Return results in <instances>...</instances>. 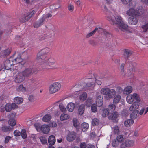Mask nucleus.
I'll return each mask as SVG.
<instances>
[{
    "label": "nucleus",
    "mask_w": 148,
    "mask_h": 148,
    "mask_svg": "<svg viewBox=\"0 0 148 148\" xmlns=\"http://www.w3.org/2000/svg\"><path fill=\"white\" fill-rule=\"evenodd\" d=\"M126 13L129 16H138L140 15L138 11L133 8L129 9L127 11Z\"/></svg>",
    "instance_id": "nucleus-7"
},
{
    "label": "nucleus",
    "mask_w": 148,
    "mask_h": 148,
    "mask_svg": "<svg viewBox=\"0 0 148 148\" xmlns=\"http://www.w3.org/2000/svg\"><path fill=\"white\" fill-rule=\"evenodd\" d=\"M50 127L48 125H43L40 127V131L44 134H47L49 132Z\"/></svg>",
    "instance_id": "nucleus-16"
},
{
    "label": "nucleus",
    "mask_w": 148,
    "mask_h": 148,
    "mask_svg": "<svg viewBox=\"0 0 148 148\" xmlns=\"http://www.w3.org/2000/svg\"><path fill=\"white\" fill-rule=\"evenodd\" d=\"M52 36L49 34H42L39 37V39L40 40H43L46 39L49 41L51 40Z\"/></svg>",
    "instance_id": "nucleus-11"
},
{
    "label": "nucleus",
    "mask_w": 148,
    "mask_h": 148,
    "mask_svg": "<svg viewBox=\"0 0 148 148\" xmlns=\"http://www.w3.org/2000/svg\"><path fill=\"white\" fill-rule=\"evenodd\" d=\"M14 101L15 103L19 104L22 103L23 101V99L21 97H17L14 99Z\"/></svg>",
    "instance_id": "nucleus-31"
},
{
    "label": "nucleus",
    "mask_w": 148,
    "mask_h": 148,
    "mask_svg": "<svg viewBox=\"0 0 148 148\" xmlns=\"http://www.w3.org/2000/svg\"><path fill=\"white\" fill-rule=\"evenodd\" d=\"M109 112L107 109H104L102 110V116L103 117H105L109 115Z\"/></svg>",
    "instance_id": "nucleus-41"
},
{
    "label": "nucleus",
    "mask_w": 148,
    "mask_h": 148,
    "mask_svg": "<svg viewBox=\"0 0 148 148\" xmlns=\"http://www.w3.org/2000/svg\"><path fill=\"white\" fill-rule=\"evenodd\" d=\"M75 107V104L72 103L68 104L67 106V109L70 112H72Z\"/></svg>",
    "instance_id": "nucleus-25"
},
{
    "label": "nucleus",
    "mask_w": 148,
    "mask_h": 148,
    "mask_svg": "<svg viewBox=\"0 0 148 148\" xmlns=\"http://www.w3.org/2000/svg\"><path fill=\"white\" fill-rule=\"evenodd\" d=\"M91 110L92 112H96L97 111L96 105L95 104H92L91 106Z\"/></svg>",
    "instance_id": "nucleus-53"
},
{
    "label": "nucleus",
    "mask_w": 148,
    "mask_h": 148,
    "mask_svg": "<svg viewBox=\"0 0 148 148\" xmlns=\"http://www.w3.org/2000/svg\"><path fill=\"white\" fill-rule=\"evenodd\" d=\"M25 90V88L23 85H20L17 88V90L19 91H24Z\"/></svg>",
    "instance_id": "nucleus-50"
},
{
    "label": "nucleus",
    "mask_w": 148,
    "mask_h": 148,
    "mask_svg": "<svg viewBox=\"0 0 148 148\" xmlns=\"http://www.w3.org/2000/svg\"><path fill=\"white\" fill-rule=\"evenodd\" d=\"M20 135H21L22 138L23 139H25L26 138L27 135L26 130L24 129L22 130L21 132Z\"/></svg>",
    "instance_id": "nucleus-45"
},
{
    "label": "nucleus",
    "mask_w": 148,
    "mask_h": 148,
    "mask_svg": "<svg viewBox=\"0 0 148 148\" xmlns=\"http://www.w3.org/2000/svg\"><path fill=\"white\" fill-rule=\"evenodd\" d=\"M21 61L22 60L20 56L14 59L13 58V62L14 63V64L16 63H19L21 62Z\"/></svg>",
    "instance_id": "nucleus-44"
},
{
    "label": "nucleus",
    "mask_w": 148,
    "mask_h": 148,
    "mask_svg": "<svg viewBox=\"0 0 148 148\" xmlns=\"http://www.w3.org/2000/svg\"><path fill=\"white\" fill-rule=\"evenodd\" d=\"M30 80L32 83H34L36 84H37L38 83V81L35 78H33L30 79Z\"/></svg>",
    "instance_id": "nucleus-57"
},
{
    "label": "nucleus",
    "mask_w": 148,
    "mask_h": 148,
    "mask_svg": "<svg viewBox=\"0 0 148 148\" xmlns=\"http://www.w3.org/2000/svg\"><path fill=\"white\" fill-rule=\"evenodd\" d=\"M52 118L51 115L49 114L45 115L42 118V121L44 122H47L50 120Z\"/></svg>",
    "instance_id": "nucleus-28"
},
{
    "label": "nucleus",
    "mask_w": 148,
    "mask_h": 148,
    "mask_svg": "<svg viewBox=\"0 0 148 148\" xmlns=\"http://www.w3.org/2000/svg\"><path fill=\"white\" fill-rule=\"evenodd\" d=\"M135 99L138 101H140L139 96L136 93H134L133 95H129L127 97L126 100L127 103L129 104H132Z\"/></svg>",
    "instance_id": "nucleus-6"
},
{
    "label": "nucleus",
    "mask_w": 148,
    "mask_h": 148,
    "mask_svg": "<svg viewBox=\"0 0 148 148\" xmlns=\"http://www.w3.org/2000/svg\"><path fill=\"white\" fill-rule=\"evenodd\" d=\"M96 102L97 106L99 107L103 105V96L100 95H98L97 98Z\"/></svg>",
    "instance_id": "nucleus-18"
},
{
    "label": "nucleus",
    "mask_w": 148,
    "mask_h": 148,
    "mask_svg": "<svg viewBox=\"0 0 148 148\" xmlns=\"http://www.w3.org/2000/svg\"><path fill=\"white\" fill-rule=\"evenodd\" d=\"M78 121L77 119L74 118L73 120V126L75 127H77L78 125Z\"/></svg>",
    "instance_id": "nucleus-52"
},
{
    "label": "nucleus",
    "mask_w": 148,
    "mask_h": 148,
    "mask_svg": "<svg viewBox=\"0 0 148 148\" xmlns=\"http://www.w3.org/2000/svg\"><path fill=\"white\" fill-rule=\"evenodd\" d=\"M115 104L111 103L108 106V109L112 112L115 110L116 108Z\"/></svg>",
    "instance_id": "nucleus-42"
},
{
    "label": "nucleus",
    "mask_w": 148,
    "mask_h": 148,
    "mask_svg": "<svg viewBox=\"0 0 148 148\" xmlns=\"http://www.w3.org/2000/svg\"><path fill=\"white\" fill-rule=\"evenodd\" d=\"M85 110V106L84 104L80 105L78 109V113L80 115L83 114Z\"/></svg>",
    "instance_id": "nucleus-29"
},
{
    "label": "nucleus",
    "mask_w": 148,
    "mask_h": 148,
    "mask_svg": "<svg viewBox=\"0 0 148 148\" xmlns=\"http://www.w3.org/2000/svg\"><path fill=\"white\" fill-rule=\"evenodd\" d=\"M81 127L82 130L84 132H85L88 129L89 125L88 123H83L81 125Z\"/></svg>",
    "instance_id": "nucleus-32"
},
{
    "label": "nucleus",
    "mask_w": 148,
    "mask_h": 148,
    "mask_svg": "<svg viewBox=\"0 0 148 148\" xmlns=\"http://www.w3.org/2000/svg\"><path fill=\"white\" fill-rule=\"evenodd\" d=\"M99 122V120L96 118H94L92 121V125H98Z\"/></svg>",
    "instance_id": "nucleus-40"
},
{
    "label": "nucleus",
    "mask_w": 148,
    "mask_h": 148,
    "mask_svg": "<svg viewBox=\"0 0 148 148\" xmlns=\"http://www.w3.org/2000/svg\"><path fill=\"white\" fill-rule=\"evenodd\" d=\"M107 19L110 22H112L113 25H116L122 31L127 29L128 26L124 22L123 18L119 15L115 17L114 16L108 15Z\"/></svg>",
    "instance_id": "nucleus-1"
},
{
    "label": "nucleus",
    "mask_w": 148,
    "mask_h": 148,
    "mask_svg": "<svg viewBox=\"0 0 148 148\" xmlns=\"http://www.w3.org/2000/svg\"><path fill=\"white\" fill-rule=\"evenodd\" d=\"M34 126L38 131L39 132L40 131V127L38 124H35Z\"/></svg>",
    "instance_id": "nucleus-60"
},
{
    "label": "nucleus",
    "mask_w": 148,
    "mask_h": 148,
    "mask_svg": "<svg viewBox=\"0 0 148 148\" xmlns=\"http://www.w3.org/2000/svg\"><path fill=\"white\" fill-rule=\"evenodd\" d=\"M56 141V138L54 136L51 135L49 137L48 140V142L50 145H54Z\"/></svg>",
    "instance_id": "nucleus-22"
},
{
    "label": "nucleus",
    "mask_w": 148,
    "mask_h": 148,
    "mask_svg": "<svg viewBox=\"0 0 148 148\" xmlns=\"http://www.w3.org/2000/svg\"><path fill=\"white\" fill-rule=\"evenodd\" d=\"M76 137V134L75 132L72 131L68 133L66 136L67 140L69 142L74 140Z\"/></svg>",
    "instance_id": "nucleus-9"
},
{
    "label": "nucleus",
    "mask_w": 148,
    "mask_h": 148,
    "mask_svg": "<svg viewBox=\"0 0 148 148\" xmlns=\"http://www.w3.org/2000/svg\"><path fill=\"white\" fill-rule=\"evenodd\" d=\"M126 146L127 147H130L132 146L134 144V142L132 140H127L124 142Z\"/></svg>",
    "instance_id": "nucleus-37"
},
{
    "label": "nucleus",
    "mask_w": 148,
    "mask_h": 148,
    "mask_svg": "<svg viewBox=\"0 0 148 148\" xmlns=\"http://www.w3.org/2000/svg\"><path fill=\"white\" fill-rule=\"evenodd\" d=\"M133 52L128 49H125L123 50V56L126 59H128L132 55Z\"/></svg>",
    "instance_id": "nucleus-19"
},
{
    "label": "nucleus",
    "mask_w": 148,
    "mask_h": 148,
    "mask_svg": "<svg viewBox=\"0 0 148 148\" xmlns=\"http://www.w3.org/2000/svg\"><path fill=\"white\" fill-rule=\"evenodd\" d=\"M138 102V101L135 102L131 105L130 108V110L131 111L134 112L138 108L140 105Z\"/></svg>",
    "instance_id": "nucleus-17"
},
{
    "label": "nucleus",
    "mask_w": 148,
    "mask_h": 148,
    "mask_svg": "<svg viewBox=\"0 0 148 148\" xmlns=\"http://www.w3.org/2000/svg\"><path fill=\"white\" fill-rule=\"evenodd\" d=\"M116 93V91L114 89H110L106 97V99H108L113 98L115 96Z\"/></svg>",
    "instance_id": "nucleus-12"
},
{
    "label": "nucleus",
    "mask_w": 148,
    "mask_h": 148,
    "mask_svg": "<svg viewBox=\"0 0 148 148\" xmlns=\"http://www.w3.org/2000/svg\"><path fill=\"white\" fill-rule=\"evenodd\" d=\"M138 16H131L128 19V22L131 25H136L138 22V19L137 18Z\"/></svg>",
    "instance_id": "nucleus-13"
},
{
    "label": "nucleus",
    "mask_w": 148,
    "mask_h": 148,
    "mask_svg": "<svg viewBox=\"0 0 148 148\" xmlns=\"http://www.w3.org/2000/svg\"><path fill=\"white\" fill-rule=\"evenodd\" d=\"M5 109L6 112H10L12 110L11 105L9 103L7 104L5 106Z\"/></svg>",
    "instance_id": "nucleus-49"
},
{
    "label": "nucleus",
    "mask_w": 148,
    "mask_h": 148,
    "mask_svg": "<svg viewBox=\"0 0 148 148\" xmlns=\"http://www.w3.org/2000/svg\"><path fill=\"white\" fill-rule=\"evenodd\" d=\"M136 114L134 112H132L130 115V117L132 119H135L136 117Z\"/></svg>",
    "instance_id": "nucleus-59"
},
{
    "label": "nucleus",
    "mask_w": 148,
    "mask_h": 148,
    "mask_svg": "<svg viewBox=\"0 0 148 148\" xmlns=\"http://www.w3.org/2000/svg\"><path fill=\"white\" fill-rule=\"evenodd\" d=\"M113 132L114 134H118L119 132V129L118 126H116L114 127Z\"/></svg>",
    "instance_id": "nucleus-56"
},
{
    "label": "nucleus",
    "mask_w": 148,
    "mask_h": 148,
    "mask_svg": "<svg viewBox=\"0 0 148 148\" xmlns=\"http://www.w3.org/2000/svg\"><path fill=\"white\" fill-rule=\"evenodd\" d=\"M102 29V28L99 27V28H96L95 29L92 31L91 32L88 33L86 36V38H88L90 37H91L93 35L96 33V31H100L99 29Z\"/></svg>",
    "instance_id": "nucleus-24"
},
{
    "label": "nucleus",
    "mask_w": 148,
    "mask_h": 148,
    "mask_svg": "<svg viewBox=\"0 0 148 148\" xmlns=\"http://www.w3.org/2000/svg\"><path fill=\"white\" fill-rule=\"evenodd\" d=\"M59 107L60 110L64 112H65L66 111V109L63 104L62 103L60 104L59 105Z\"/></svg>",
    "instance_id": "nucleus-48"
},
{
    "label": "nucleus",
    "mask_w": 148,
    "mask_h": 148,
    "mask_svg": "<svg viewBox=\"0 0 148 148\" xmlns=\"http://www.w3.org/2000/svg\"><path fill=\"white\" fill-rule=\"evenodd\" d=\"M112 145L114 147H115L118 144V142L116 141V140H114L112 142Z\"/></svg>",
    "instance_id": "nucleus-63"
},
{
    "label": "nucleus",
    "mask_w": 148,
    "mask_h": 148,
    "mask_svg": "<svg viewBox=\"0 0 148 148\" xmlns=\"http://www.w3.org/2000/svg\"><path fill=\"white\" fill-rule=\"evenodd\" d=\"M92 102V98H88L86 102V105L88 107H90L91 106Z\"/></svg>",
    "instance_id": "nucleus-43"
},
{
    "label": "nucleus",
    "mask_w": 148,
    "mask_h": 148,
    "mask_svg": "<svg viewBox=\"0 0 148 148\" xmlns=\"http://www.w3.org/2000/svg\"><path fill=\"white\" fill-rule=\"evenodd\" d=\"M87 97V94L86 92H83L79 96V99L81 101H83Z\"/></svg>",
    "instance_id": "nucleus-38"
},
{
    "label": "nucleus",
    "mask_w": 148,
    "mask_h": 148,
    "mask_svg": "<svg viewBox=\"0 0 148 148\" xmlns=\"http://www.w3.org/2000/svg\"><path fill=\"white\" fill-rule=\"evenodd\" d=\"M10 116L9 117L10 119L8 122L9 124L12 126H14L16 124V122L14 119L15 117V115L13 113H10Z\"/></svg>",
    "instance_id": "nucleus-14"
},
{
    "label": "nucleus",
    "mask_w": 148,
    "mask_h": 148,
    "mask_svg": "<svg viewBox=\"0 0 148 148\" xmlns=\"http://www.w3.org/2000/svg\"><path fill=\"white\" fill-rule=\"evenodd\" d=\"M89 44L93 47H95L97 45V42L93 40H90L89 41Z\"/></svg>",
    "instance_id": "nucleus-51"
},
{
    "label": "nucleus",
    "mask_w": 148,
    "mask_h": 148,
    "mask_svg": "<svg viewBox=\"0 0 148 148\" xmlns=\"http://www.w3.org/2000/svg\"><path fill=\"white\" fill-rule=\"evenodd\" d=\"M116 139L118 142H123L124 140L123 135H119L117 136Z\"/></svg>",
    "instance_id": "nucleus-47"
},
{
    "label": "nucleus",
    "mask_w": 148,
    "mask_h": 148,
    "mask_svg": "<svg viewBox=\"0 0 148 148\" xmlns=\"http://www.w3.org/2000/svg\"><path fill=\"white\" fill-rule=\"evenodd\" d=\"M40 138L41 142L42 144H45L47 143V140L46 139L45 137H41Z\"/></svg>",
    "instance_id": "nucleus-55"
},
{
    "label": "nucleus",
    "mask_w": 148,
    "mask_h": 148,
    "mask_svg": "<svg viewBox=\"0 0 148 148\" xmlns=\"http://www.w3.org/2000/svg\"><path fill=\"white\" fill-rule=\"evenodd\" d=\"M2 130L3 132H7L10 131L11 128L8 126H3L1 127Z\"/></svg>",
    "instance_id": "nucleus-46"
},
{
    "label": "nucleus",
    "mask_w": 148,
    "mask_h": 148,
    "mask_svg": "<svg viewBox=\"0 0 148 148\" xmlns=\"http://www.w3.org/2000/svg\"><path fill=\"white\" fill-rule=\"evenodd\" d=\"M114 97V98L113 99V103L116 104L119 102L121 99V97L120 95H117Z\"/></svg>",
    "instance_id": "nucleus-34"
},
{
    "label": "nucleus",
    "mask_w": 148,
    "mask_h": 148,
    "mask_svg": "<svg viewBox=\"0 0 148 148\" xmlns=\"http://www.w3.org/2000/svg\"><path fill=\"white\" fill-rule=\"evenodd\" d=\"M134 121L132 119H127L124 121V125L126 127H129L132 125L134 123Z\"/></svg>",
    "instance_id": "nucleus-26"
},
{
    "label": "nucleus",
    "mask_w": 148,
    "mask_h": 148,
    "mask_svg": "<svg viewBox=\"0 0 148 148\" xmlns=\"http://www.w3.org/2000/svg\"><path fill=\"white\" fill-rule=\"evenodd\" d=\"M14 134L15 136H18L20 135L21 132L18 130H15L14 132Z\"/></svg>",
    "instance_id": "nucleus-61"
},
{
    "label": "nucleus",
    "mask_w": 148,
    "mask_h": 148,
    "mask_svg": "<svg viewBox=\"0 0 148 148\" xmlns=\"http://www.w3.org/2000/svg\"><path fill=\"white\" fill-rule=\"evenodd\" d=\"M61 87L60 84L58 82L51 84L49 88V92L50 94H53L58 91Z\"/></svg>",
    "instance_id": "nucleus-5"
},
{
    "label": "nucleus",
    "mask_w": 148,
    "mask_h": 148,
    "mask_svg": "<svg viewBox=\"0 0 148 148\" xmlns=\"http://www.w3.org/2000/svg\"><path fill=\"white\" fill-rule=\"evenodd\" d=\"M132 89L130 86L126 87L124 90L123 92L124 94H128L130 93L132 91Z\"/></svg>",
    "instance_id": "nucleus-30"
},
{
    "label": "nucleus",
    "mask_w": 148,
    "mask_h": 148,
    "mask_svg": "<svg viewBox=\"0 0 148 148\" xmlns=\"http://www.w3.org/2000/svg\"><path fill=\"white\" fill-rule=\"evenodd\" d=\"M95 82V80L94 79H90L89 82H88L86 85V88H88L94 85Z\"/></svg>",
    "instance_id": "nucleus-36"
},
{
    "label": "nucleus",
    "mask_w": 148,
    "mask_h": 148,
    "mask_svg": "<svg viewBox=\"0 0 148 148\" xmlns=\"http://www.w3.org/2000/svg\"><path fill=\"white\" fill-rule=\"evenodd\" d=\"M25 77L21 72L19 73L16 76L15 79L16 82L20 83L24 80Z\"/></svg>",
    "instance_id": "nucleus-10"
},
{
    "label": "nucleus",
    "mask_w": 148,
    "mask_h": 148,
    "mask_svg": "<svg viewBox=\"0 0 148 148\" xmlns=\"http://www.w3.org/2000/svg\"><path fill=\"white\" fill-rule=\"evenodd\" d=\"M47 60L44 62L43 64H42V67L43 69H51L50 66L53 65L55 63V60L53 58H47Z\"/></svg>",
    "instance_id": "nucleus-4"
},
{
    "label": "nucleus",
    "mask_w": 148,
    "mask_h": 148,
    "mask_svg": "<svg viewBox=\"0 0 148 148\" xmlns=\"http://www.w3.org/2000/svg\"><path fill=\"white\" fill-rule=\"evenodd\" d=\"M13 62V58L10 57L9 60H7L4 62V67L5 69L9 70L11 69L12 65L14 64Z\"/></svg>",
    "instance_id": "nucleus-8"
},
{
    "label": "nucleus",
    "mask_w": 148,
    "mask_h": 148,
    "mask_svg": "<svg viewBox=\"0 0 148 148\" xmlns=\"http://www.w3.org/2000/svg\"><path fill=\"white\" fill-rule=\"evenodd\" d=\"M11 137L9 136H7L5 138V143H8L9 141V140L11 139Z\"/></svg>",
    "instance_id": "nucleus-64"
},
{
    "label": "nucleus",
    "mask_w": 148,
    "mask_h": 148,
    "mask_svg": "<svg viewBox=\"0 0 148 148\" xmlns=\"http://www.w3.org/2000/svg\"><path fill=\"white\" fill-rule=\"evenodd\" d=\"M10 53L9 49H8L1 52L0 54L1 57L2 58H5Z\"/></svg>",
    "instance_id": "nucleus-20"
},
{
    "label": "nucleus",
    "mask_w": 148,
    "mask_h": 148,
    "mask_svg": "<svg viewBox=\"0 0 148 148\" xmlns=\"http://www.w3.org/2000/svg\"><path fill=\"white\" fill-rule=\"evenodd\" d=\"M45 23V22L41 18L38 21L35 22L33 24V26L34 28H37L43 25Z\"/></svg>",
    "instance_id": "nucleus-15"
},
{
    "label": "nucleus",
    "mask_w": 148,
    "mask_h": 148,
    "mask_svg": "<svg viewBox=\"0 0 148 148\" xmlns=\"http://www.w3.org/2000/svg\"><path fill=\"white\" fill-rule=\"evenodd\" d=\"M31 17L32 15L30 14H28L25 16H22L20 19V21L21 23H24L29 19Z\"/></svg>",
    "instance_id": "nucleus-23"
},
{
    "label": "nucleus",
    "mask_w": 148,
    "mask_h": 148,
    "mask_svg": "<svg viewBox=\"0 0 148 148\" xmlns=\"http://www.w3.org/2000/svg\"><path fill=\"white\" fill-rule=\"evenodd\" d=\"M38 70L36 68L29 67L26 68L21 72L25 77H28L31 76L33 73H37Z\"/></svg>",
    "instance_id": "nucleus-3"
},
{
    "label": "nucleus",
    "mask_w": 148,
    "mask_h": 148,
    "mask_svg": "<svg viewBox=\"0 0 148 148\" xmlns=\"http://www.w3.org/2000/svg\"><path fill=\"white\" fill-rule=\"evenodd\" d=\"M118 116V114L117 112L115 111L110 113L108 115V119L110 120H115Z\"/></svg>",
    "instance_id": "nucleus-21"
},
{
    "label": "nucleus",
    "mask_w": 148,
    "mask_h": 148,
    "mask_svg": "<svg viewBox=\"0 0 148 148\" xmlns=\"http://www.w3.org/2000/svg\"><path fill=\"white\" fill-rule=\"evenodd\" d=\"M80 147V148H87V145L84 142L81 143Z\"/></svg>",
    "instance_id": "nucleus-58"
},
{
    "label": "nucleus",
    "mask_w": 148,
    "mask_h": 148,
    "mask_svg": "<svg viewBox=\"0 0 148 148\" xmlns=\"http://www.w3.org/2000/svg\"><path fill=\"white\" fill-rule=\"evenodd\" d=\"M50 51L49 48H46L41 50L37 54V60L39 62L43 64L44 62L47 60V55Z\"/></svg>",
    "instance_id": "nucleus-2"
},
{
    "label": "nucleus",
    "mask_w": 148,
    "mask_h": 148,
    "mask_svg": "<svg viewBox=\"0 0 148 148\" xmlns=\"http://www.w3.org/2000/svg\"><path fill=\"white\" fill-rule=\"evenodd\" d=\"M83 86H82L81 85H80L79 84H78L77 85H76L75 86V88H78L79 89L77 90H78V91H76L75 92V93L76 94H79V92L82 89H83Z\"/></svg>",
    "instance_id": "nucleus-39"
},
{
    "label": "nucleus",
    "mask_w": 148,
    "mask_h": 148,
    "mask_svg": "<svg viewBox=\"0 0 148 148\" xmlns=\"http://www.w3.org/2000/svg\"><path fill=\"white\" fill-rule=\"evenodd\" d=\"M52 16V15L50 13L47 14L45 15H43L42 18L45 23L47 22L48 21V19L49 18H51Z\"/></svg>",
    "instance_id": "nucleus-33"
},
{
    "label": "nucleus",
    "mask_w": 148,
    "mask_h": 148,
    "mask_svg": "<svg viewBox=\"0 0 148 148\" xmlns=\"http://www.w3.org/2000/svg\"><path fill=\"white\" fill-rule=\"evenodd\" d=\"M70 116L66 114H62L60 116V120L62 121L67 120L69 118Z\"/></svg>",
    "instance_id": "nucleus-35"
},
{
    "label": "nucleus",
    "mask_w": 148,
    "mask_h": 148,
    "mask_svg": "<svg viewBox=\"0 0 148 148\" xmlns=\"http://www.w3.org/2000/svg\"><path fill=\"white\" fill-rule=\"evenodd\" d=\"M142 28L143 32H146L148 29V24L146 23L144 25H142Z\"/></svg>",
    "instance_id": "nucleus-54"
},
{
    "label": "nucleus",
    "mask_w": 148,
    "mask_h": 148,
    "mask_svg": "<svg viewBox=\"0 0 148 148\" xmlns=\"http://www.w3.org/2000/svg\"><path fill=\"white\" fill-rule=\"evenodd\" d=\"M110 89V88L108 87L102 88L101 89V93L103 95H106V97Z\"/></svg>",
    "instance_id": "nucleus-27"
},
{
    "label": "nucleus",
    "mask_w": 148,
    "mask_h": 148,
    "mask_svg": "<svg viewBox=\"0 0 148 148\" xmlns=\"http://www.w3.org/2000/svg\"><path fill=\"white\" fill-rule=\"evenodd\" d=\"M96 136V134L95 132L91 133L90 135V137L91 139L94 138Z\"/></svg>",
    "instance_id": "nucleus-62"
}]
</instances>
